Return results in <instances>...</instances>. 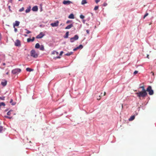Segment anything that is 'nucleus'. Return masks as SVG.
<instances>
[{
    "label": "nucleus",
    "instance_id": "obj_1",
    "mask_svg": "<svg viewBox=\"0 0 156 156\" xmlns=\"http://www.w3.org/2000/svg\"><path fill=\"white\" fill-rule=\"evenodd\" d=\"M136 94L138 97L140 98L141 97H144L146 96L147 95V93L146 91H143L136 93Z\"/></svg>",
    "mask_w": 156,
    "mask_h": 156
},
{
    "label": "nucleus",
    "instance_id": "obj_2",
    "mask_svg": "<svg viewBox=\"0 0 156 156\" xmlns=\"http://www.w3.org/2000/svg\"><path fill=\"white\" fill-rule=\"evenodd\" d=\"M146 90L148 92L149 94L150 95H153L154 94L153 90L152 89L151 87V86H149Z\"/></svg>",
    "mask_w": 156,
    "mask_h": 156
},
{
    "label": "nucleus",
    "instance_id": "obj_3",
    "mask_svg": "<svg viewBox=\"0 0 156 156\" xmlns=\"http://www.w3.org/2000/svg\"><path fill=\"white\" fill-rule=\"evenodd\" d=\"M31 56L36 58L38 57V55L34 50H32L31 51Z\"/></svg>",
    "mask_w": 156,
    "mask_h": 156
},
{
    "label": "nucleus",
    "instance_id": "obj_4",
    "mask_svg": "<svg viewBox=\"0 0 156 156\" xmlns=\"http://www.w3.org/2000/svg\"><path fill=\"white\" fill-rule=\"evenodd\" d=\"M79 37L78 35H76L74 36V37L71 38L70 39V42H73L75 41L76 40L78 39Z\"/></svg>",
    "mask_w": 156,
    "mask_h": 156
},
{
    "label": "nucleus",
    "instance_id": "obj_5",
    "mask_svg": "<svg viewBox=\"0 0 156 156\" xmlns=\"http://www.w3.org/2000/svg\"><path fill=\"white\" fill-rule=\"evenodd\" d=\"M21 69H16L12 71V73L13 74H16L17 73H20L21 71Z\"/></svg>",
    "mask_w": 156,
    "mask_h": 156
},
{
    "label": "nucleus",
    "instance_id": "obj_6",
    "mask_svg": "<svg viewBox=\"0 0 156 156\" xmlns=\"http://www.w3.org/2000/svg\"><path fill=\"white\" fill-rule=\"evenodd\" d=\"M58 21L57 20L55 22L51 23V25L53 27H57L58 26Z\"/></svg>",
    "mask_w": 156,
    "mask_h": 156
},
{
    "label": "nucleus",
    "instance_id": "obj_7",
    "mask_svg": "<svg viewBox=\"0 0 156 156\" xmlns=\"http://www.w3.org/2000/svg\"><path fill=\"white\" fill-rule=\"evenodd\" d=\"M63 3L64 5H69L71 3H72V2L68 0V1H66L64 0L63 2Z\"/></svg>",
    "mask_w": 156,
    "mask_h": 156
},
{
    "label": "nucleus",
    "instance_id": "obj_8",
    "mask_svg": "<svg viewBox=\"0 0 156 156\" xmlns=\"http://www.w3.org/2000/svg\"><path fill=\"white\" fill-rule=\"evenodd\" d=\"M44 35L43 34L42 32H41L40 34L37 35L36 37L37 38H42L44 36Z\"/></svg>",
    "mask_w": 156,
    "mask_h": 156
},
{
    "label": "nucleus",
    "instance_id": "obj_9",
    "mask_svg": "<svg viewBox=\"0 0 156 156\" xmlns=\"http://www.w3.org/2000/svg\"><path fill=\"white\" fill-rule=\"evenodd\" d=\"M15 45L16 46H18L20 45V41L19 40H17L15 42Z\"/></svg>",
    "mask_w": 156,
    "mask_h": 156
},
{
    "label": "nucleus",
    "instance_id": "obj_10",
    "mask_svg": "<svg viewBox=\"0 0 156 156\" xmlns=\"http://www.w3.org/2000/svg\"><path fill=\"white\" fill-rule=\"evenodd\" d=\"M7 81L6 80H4V81L1 82L2 85L3 86H5L7 84Z\"/></svg>",
    "mask_w": 156,
    "mask_h": 156
},
{
    "label": "nucleus",
    "instance_id": "obj_11",
    "mask_svg": "<svg viewBox=\"0 0 156 156\" xmlns=\"http://www.w3.org/2000/svg\"><path fill=\"white\" fill-rule=\"evenodd\" d=\"M32 10L34 11H37L38 10V7L37 6H34L32 9Z\"/></svg>",
    "mask_w": 156,
    "mask_h": 156
},
{
    "label": "nucleus",
    "instance_id": "obj_12",
    "mask_svg": "<svg viewBox=\"0 0 156 156\" xmlns=\"http://www.w3.org/2000/svg\"><path fill=\"white\" fill-rule=\"evenodd\" d=\"M73 27V24H71L70 25H69L67 26L66 28L65 29H69L71 28L72 27Z\"/></svg>",
    "mask_w": 156,
    "mask_h": 156
},
{
    "label": "nucleus",
    "instance_id": "obj_13",
    "mask_svg": "<svg viewBox=\"0 0 156 156\" xmlns=\"http://www.w3.org/2000/svg\"><path fill=\"white\" fill-rule=\"evenodd\" d=\"M20 24V22L19 21H15V23L13 25L14 27L15 26H18Z\"/></svg>",
    "mask_w": 156,
    "mask_h": 156
},
{
    "label": "nucleus",
    "instance_id": "obj_14",
    "mask_svg": "<svg viewBox=\"0 0 156 156\" xmlns=\"http://www.w3.org/2000/svg\"><path fill=\"white\" fill-rule=\"evenodd\" d=\"M68 18L69 19H73L74 18V16L73 14H71L68 16Z\"/></svg>",
    "mask_w": 156,
    "mask_h": 156
},
{
    "label": "nucleus",
    "instance_id": "obj_15",
    "mask_svg": "<svg viewBox=\"0 0 156 156\" xmlns=\"http://www.w3.org/2000/svg\"><path fill=\"white\" fill-rule=\"evenodd\" d=\"M135 116L134 115H132L131 116L130 118L129 119V121H131L134 120L135 119Z\"/></svg>",
    "mask_w": 156,
    "mask_h": 156
},
{
    "label": "nucleus",
    "instance_id": "obj_16",
    "mask_svg": "<svg viewBox=\"0 0 156 156\" xmlns=\"http://www.w3.org/2000/svg\"><path fill=\"white\" fill-rule=\"evenodd\" d=\"M87 3V2L86 0H83L81 2V4L82 5H84L85 4Z\"/></svg>",
    "mask_w": 156,
    "mask_h": 156
},
{
    "label": "nucleus",
    "instance_id": "obj_17",
    "mask_svg": "<svg viewBox=\"0 0 156 156\" xmlns=\"http://www.w3.org/2000/svg\"><path fill=\"white\" fill-rule=\"evenodd\" d=\"M40 47V45L38 43H37L35 46V48H38Z\"/></svg>",
    "mask_w": 156,
    "mask_h": 156
},
{
    "label": "nucleus",
    "instance_id": "obj_18",
    "mask_svg": "<svg viewBox=\"0 0 156 156\" xmlns=\"http://www.w3.org/2000/svg\"><path fill=\"white\" fill-rule=\"evenodd\" d=\"M30 7L28 8L25 11L26 13L29 12L30 11Z\"/></svg>",
    "mask_w": 156,
    "mask_h": 156
},
{
    "label": "nucleus",
    "instance_id": "obj_19",
    "mask_svg": "<svg viewBox=\"0 0 156 156\" xmlns=\"http://www.w3.org/2000/svg\"><path fill=\"white\" fill-rule=\"evenodd\" d=\"M73 52H68V53H66L65 55L66 56H70V55H72L73 54Z\"/></svg>",
    "mask_w": 156,
    "mask_h": 156
},
{
    "label": "nucleus",
    "instance_id": "obj_20",
    "mask_svg": "<svg viewBox=\"0 0 156 156\" xmlns=\"http://www.w3.org/2000/svg\"><path fill=\"white\" fill-rule=\"evenodd\" d=\"M26 69L27 71H28V72H31L33 70V69H30V68H27Z\"/></svg>",
    "mask_w": 156,
    "mask_h": 156
},
{
    "label": "nucleus",
    "instance_id": "obj_21",
    "mask_svg": "<svg viewBox=\"0 0 156 156\" xmlns=\"http://www.w3.org/2000/svg\"><path fill=\"white\" fill-rule=\"evenodd\" d=\"M69 32L68 31L67 32L66 34V36L64 37L65 38H67L68 37Z\"/></svg>",
    "mask_w": 156,
    "mask_h": 156
},
{
    "label": "nucleus",
    "instance_id": "obj_22",
    "mask_svg": "<svg viewBox=\"0 0 156 156\" xmlns=\"http://www.w3.org/2000/svg\"><path fill=\"white\" fill-rule=\"evenodd\" d=\"M5 106V104L4 102H0V108L1 106Z\"/></svg>",
    "mask_w": 156,
    "mask_h": 156
},
{
    "label": "nucleus",
    "instance_id": "obj_23",
    "mask_svg": "<svg viewBox=\"0 0 156 156\" xmlns=\"http://www.w3.org/2000/svg\"><path fill=\"white\" fill-rule=\"evenodd\" d=\"M40 49L41 50L43 51L44 50V47L43 45H41L40 48Z\"/></svg>",
    "mask_w": 156,
    "mask_h": 156
},
{
    "label": "nucleus",
    "instance_id": "obj_24",
    "mask_svg": "<svg viewBox=\"0 0 156 156\" xmlns=\"http://www.w3.org/2000/svg\"><path fill=\"white\" fill-rule=\"evenodd\" d=\"M139 88H140L142 89V91H146V90L145 89L144 87V86H140V87Z\"/></svg>",
    "mask_w": 156,
    "mask_h": 156
},
{
    "label": "nucleus",
    "instance_id": "obj_25",
    "mask_svg": "<svg viewBox=\"0 0 156 156\" xmlns=\"http://www.w3.org/2000/svg\"><path fill=\"white\" fill-rule=\"evenodd\" d=\"M13 100L12 99H11L10 100V103L12 105H14L16 103H12Z\"/></svg>",
    "mask_w": 156,
    "mask_h": 156
},
{
    "label": "nucleus",
    "instance_id": "obj_26",
    "mask_svg": "<svg viewBox=\"0 0 156 156\" xmlns=\"http://www.w3.org/2000/svg\"><path fill=\"white\" fill-rule=\"evenodd\" d=\"M83 48V46L81 45V44H80V45L78 47H77V48H78V49H80V48Z\"/></svg>",
    "mask_w": 156,
    "mask_h": 156
},
{
    "label": "nucleus",
    "instance_id": "obj_27",
    "mask_svg": "<svg viewBox=\"0 0 156 156\" xmlns=\"http://www.w3.org/2000/svg\"><path fill=\"white\" fill-rule=\"evenodd\" d=\"M53 54H56V55H58V53L57 51H54L53 53H52Z\"/></svg>",
    "mask_w": 156,
    "mask_h": 156
},
{
    "label": "nucleus",
    "instance_id": "obj_28",
    "mask_svg": "<svg viewBox=\"0 0 156 156\" xmlns=\"http://www.w3.org/2000/svg\"><path fill=\"white\" fill-rule=\"evenodd\" d=\"M27 42H30V41H32L33 42V41L32 40V39H30V38H28L27 39Z\"/></svg>",
    "mask_w": 156,
    "mask_h": 156
},
{
    "label": "nucleus",
    "instance_id": "obj_29",
    "mask_svg": "<svg viewBox=\"0 0 156 156\" xmlns=\"http://www.w3.org/2000/svg\"><path fill=\"white\" fill-rule=\"evenodd\" d=\"M5 99V97L3 96V97H0V100H4Z\"/></svg>",
    "mask_w": 156,
    "mask_h": 156
},
{
    "label": "nucleus",
    "instance_id": "obj_30",
    "mask_svg": "<svg viewBox=\"0 0 156 156\" xmlns=\"http://www.w3.org/2000/svg\"><path fill=\"white\" fill-rule=\"evenodd\" d=\"M98 8V6H96L94 8V10H97Z\"/></svg>",
    "mask_w": 156,
    "mask_h": 156
},
{
    "label": "nucleus",
    "instance_id": "obj_31",
    "mask_svg": "<svg viewBox=\"0 0 156 156\" xmlns=\"http://www.w3.org/2000/svg\"><path fill=\"white\" fill-rule=\"evenodd\" d=\"M80 18H81L82 19H83L84 18V16H83V15H81L80 16Z\"/></svg>",
    "mask_w": 156,
    "mask_h": 156
},
{
    "label": "nucleus",
    "instance_id": "obj_32",
    "mask_svg": "<svg viewBox=\"0 0 156 156\" xmlns=\"http://www.w3.org/2000/svg\"><path fill=\"white\" fill-rule=\"evenodd\" d=\"M25 30H27L26 33L27 34H29L31 33V32L27 30V29H25Z\"/></svg>",
    "mask_w": 156,
    "mask_h": 156
},
{
    "label": "nucleus",
    "instance_id": "obj_33",
    "mask_svg": "<svg viewBox=\"0 0 156 156\" xmlns=\"http://www.w3.org/2000/svg\"><path fill=\"white\" fill-rule=\"evenodd\" d=\"M24 10V8L23 7L21 9H20L19 10L20 12H22Z\"/></svg>",
    "mask_w": 156,
    "mask_h": 156
},
{
    "label": "nucleus",
    "instance_id": "obj_34",
    "mask_svg": "<svg viewBox=\"0 0 156 156\" xmlns=\"http://www.w3.org/2000/svg\"><path fill=\"white\" fill-rule=\"evenodd\" d=\"M148 15V13H146V14L144 15V19Z\"/></svg>",
    "mask_w": 156,
    "mask_h": 156
},
{
    "label": "nucleus",
    "instance_id": "obj_35",
    "mask_svg": "<svg viewBox=\"0 0 156 156\" xmlns=\"http://www.w3.org/2000/svg\"><path fill=\"white\" fill-rule=\"evenodd\" d=\"M5 117L6 118L9 119H11L12 118V117H9V116H5Z\"/></svg>",
    "mask_w": 156,
    "mask_h": 156
},
{
    "label": "nucleus",
    "instance_id": "obj_36",
    "mask_svg": "<svg viewBox=\"0 0 156 156\" xmlns=\"http://www.w3.org/2000/svg\"><path fill=\"white\" fill-rule=\"evenodd\" d=\"M72 22V21L70 20H68L66 22V23L67 24H68L69 23H70Z\"/></svg>",
    "mask_w": 156,
    "mask_h": 156
},
{
    "label": "nucleus",
    "instance_id": "obj_37",
    "mask_svg": "<svg viewBox=\"0 0 156 156\" xmlns=\"http://www.w3.org/2000/svg\"><path fill=\"white\" fill-rule=\"evenodd\" d=\"M107 5V4L105 2H104V3H103V6H106Z\"/></svg>",
    "mask_w": 156,
    "mask_h": 156
},
{
    "label": "nucleus",
    "instance_id": "obj_38",
    "mask_svg": "<svg viewBox=\"0 0 156 156\" xmlns=\"http://www.w3.org/2000/svg\"><path fill=\"white\" fill-rule=\"evenodd\" d=\"M3 129V127L1 126H0V132H1Z\"/></svg>",
    "mask_w": 156,
    "mask_h": 156
},
{
    "label": "nucleus",
    "instance_id": "obj_39",
    "mask_svg": "<svg viewBox=\"0 0 156 156\" xmlns=\"http://www.w3.org/2000/svg\"><path fill=\"white\" fill-rule=\"evenodd\" d=\"M61 58V57L60 56H58L57 57H56L54 58L55 59H57V58Z\"/></svg>",
    "mask_w": 156,
    "mask_h": 156
},
{
    "label": "nucleus",
    "instance_id": "obj_40",
    "mask_svg": "<svg viewBox=\"0 0 156 156\" xmlns=\"http://www.w3.org/2000/svg\"><path fill=\"white\" fill-rule=\"evenodd\" d=\"M101 98V96H99L98 97V98H97V99L98 100H100Z\"/></svg>",
    "mask_w": 156,
    "mask_h": 156
},
{
    "label": "nucleus",
    "instance_id": "obj_41",
    "mask_svg": "<svg viewBox=\"0 0 156 156\" xmlns=\"http://www.w3.org/2000/svg\"><path fill=\"white\" fill-rule=\"evenodd\" d=\"M11 114V112H10V111H9V112H8L7 113V115H10Z\"/></svg>",
    "mask_w": 156,
    "mask_h": 156
},
{
    "label": "nucleus",
    "instance_id": "obj_42",
    "mask_svg": "<svg viewBox=\"0 0 156 156\" xmlns=\"http://www.w3.org/2000/svg\"><path fill=\"white\" fill-rule=\"evenodd\" d=\"M95 0V2L97 3H98L101 0Z\"/></svg>",
    "mask_w": 156,
    "mask_h": 156
},
{
    "label": "nucleus",
    "instance_id": "obj_43",
    "mask_svg": "<svg viewBox=\"0 0 156 156\" xmlns=\"http://www.w3.org/2000/svg\"><path fill=\"white\" fill-rule=\"evenodd\" d=\"M138 73V71H135L134 72V74H136Z\"/></svg>",
    "mask_w": 156,
    "mask_h": 156
},
{
    "label": "nucleus",
    "instance_id": "obj_44",
    "mask_svg": "<svg viewBox=\"0 0 156 156\" xmlns=\"http://www.w3.org/2000/svg\"><path fill=\"white\" fill-rule=\"evenodd\" d=\"M63 53V51H61L59 54L60 55H62Z\"/></svg>",
    "mask_w": 156,
    "mask_h": 156
},
{
    "label": "nucleus",
    "instance_id": "obj_45",
    "mask_svg": "<svg viewBox=\"0 0 156 156\" xmlns=\"http://www.w3.org/2000/svg\"><path fill=\"white\" fill-rule=\"evenodd\" d=\"M86 32L87 34H89V31L88 30H87Z\"/></svg>",
    "mask_w": 156,
    "mask_h": 156
},
{
    "label": "nucleus",
    "instance_id": "obj_46",
    "mask_svg": "<svg viewBox=\"0 0 156 156\" xmlns=\"http://www.w3.org/2000/svg\"><path fill=\"white\" fill-rule=\"evenodd\" d=\"M9 2L12 3V0H9Z\"/></svg>",
    "mask_w": 156,
    "mask_h": 156
},
{
    "label": "nucleus",
    "instance_id": "obj_47",
    "mask_svg": "<svg viewBox=\"0 0 156 156\" xmlns=\"http://www.w3.org/2000/svg\"><path fill=\"white\" fill-rule=\"evenodd\" d=\"M34 39H35V38H34V37H32V39H32V40L33 41H34Z\"/></svg>",
    "mask_w": 156,
    "mask_h": 156
},
{
    "label": "nucleus",
    "instance_id": "obj_48",
    "mask_svg": "<svg viewBox=\"0 0 156 156\" xmlns=\"http://www.w3.org/2000/svg\"><path fill=\"white\" fill-rule=\"evenodd\" d=\"M14 30L15 31V32H17V29H16V28H15V29H14Z\"/></svg>",
    "mask_w": 156,
    "mask_h": 156
},
{
    "label": "nucleus",
    "instance_id": "obj_49",
    "mask_svg": "<svg viewBox=\"0 0 156 156\" xmlns=\"http://www.w3.org/2000/svg\"><path fill=\"white\" fill-rule=\"evenodd\" d=\"M78 48H75L73 49V51H75L77 49H78Z\"/></svg>",
    "mask_w": 156,
    "mask_h": 156
},
{
    "label": "nucleus",
    "instance_id": "obj_50",
    "mask_svg": "<svg viewBox=\"0 0 156 156\" xmlns=\"http://www.w3.org/2000/svg\"><path fill=\"white\" fill-rule=\"evenodd\" d=\"M151 73H152V74L153 75V76L154 75V73L153 72H151Z\"/></svg>",
    "mask_w": 156,
    "mask_h": 156
},
{
    "label": "nucleus",
    "instance_id": "obj_51",
    "mask_svg": "<svg viewBox=\"0 0 156 156\" xmlns=\"http://www.w3.org/2000/svg\"><path fill=\"white\" fill-rule=\"evenodd\" d=\"M3 66H5V63H3L2 64Z\"/></svg>",
    "mask_w": 156,
    "mask_h": 156
},
{
    "label": "nucleus",
    "instance_id": "obj_52",
    "mask_svg": "<svg viewBox=\"0 0 156 156\" xmlns=\"http://www.w3.org/2000/svg\"><path fill=\"white\" fill-rule=\"evenodd\" d=\"M105 94H106V92H104V96H105Z\"/></svg>",
    "mask_w": 156,
    "mask_h": 156
},
{
    "label": "nucleus",
    "instance_id": "obj_53",
    "mask_svg": "<svg viewBox=\"0 0 156 156\" xmlns=\"http://www.w3.org/2000/svg\"><path fill=\"white\" fill-rule=\"evenodd\" d=\"M24 36L25 37H27V35H26V34H24Z\"/></svg>",
    "mask_w": 156,
    "mask_h": 156
},
{
    "label": "nucleus",
    "instance_id": "obj_54",
    "mask_svg": "<svg viewBox=\"0 0 156 156\" xmlns=\"http://www.w3.org/2000/svg\"><path fill=\"white\" fill-rule=\"evenodd\" d=\"M149 55H147V57L148 58H149Z\"/></svg>",
    "mask_w": 156,
    "mask_h": 156
},
{
    "label": "nucleus",
    "instance_id": "obj_55",
    "mask_svg": "<svg viewBox=\"0 0 156 156\" xmlns=\"http://www.w3.org/2000/svg\"><path fill=\"white\" fill-rule=\"evenodd\" d=\"M9 8H10V6H9Z\"/></svg>",
    "mask_w": 156,
    "mask_h": 156
},
{
    "label": "nucleus",
    "instance_id": "obj_56",
    "mask_svg": "<svg viewBox=\"0 0 156 156\" xmlns=\"http://www.w3.org/2000/svg\"><path fill=\"white\" fill-rule=\"evenodd\" d=\"M19 1H22V0H19Z\"/></svg>",
    "mask_w": 156,
    "mask_h": 156
},
{
    "label": "nucleus",
    "instance_id": "obj_57",
    "mask_svg": "<svg viewBox=\"0 0 156 156\" xmlns=\"http://www.w3.org/2000/svg\"><path fill=\"white\" fill-rule=\"evenodd\" d=\"M151 23H150L149 25H151Z\"/></svg>",
    "mask_w": 156,
    "mask_h": 156
},
{
    "label": "nucleus",
    "instance_id": "obj_58",
    "mask_svg": "<svg viewBox=\"0 0 156 156\" xmlns=\"http://www.w3.org/2000/svg\"><path fill=\"white\" fill-rule=\"evenodd\" d=\"M8 74V73H7L6 74Z\"/></svg>",
    "mask_w": 156,
    "mask_h": 156
},
{
    "label": "nucleus",
    "instance_id": "obj_59",
    "mask_svg": "<svg viewBox=\"0 0 156 156\" xmlns=\"http://www.w3.org/2000/svg\"><path fill=\"white\" fill-rule=\"evenodd\" d=\"M1 63V62L0 61V63Z\"/></svg>",
    "mask_w": 156,
    "mask_h": 156
}]
</instances>
